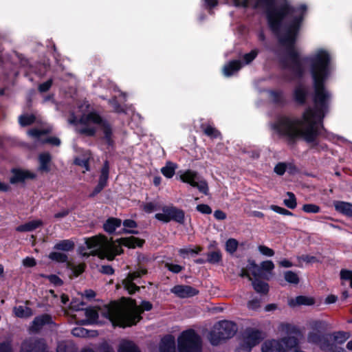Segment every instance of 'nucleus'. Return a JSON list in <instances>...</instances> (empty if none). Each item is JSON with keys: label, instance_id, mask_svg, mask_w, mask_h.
Here are the masks:
<instances>
[{"label": "nucleus", "instance_id": "obj_1", "mask_svg": "<svg viewBox=\"0 0 352 352\" xmlns=\"http://www.w3.org/2000/svg\"><path fill=\"white\" fill-rule=\"evenodd\" d=\"M298 53L292 51V69L300 74L303 65L310 63L314 79L315 96L313 109L309 108L302 114V120L282 118L272 126L276 135L289 140L302 138L308 142L312 141L318 130L324 116L328 113L331 100V93L324 88V82L331 72V54L325 49L318 48L306 60H300Z\"/></svg>", "mask_w": 352, "mask_h": 352}, {"label": "nucleus", "instance_id": "obj_2", "mask_svg": "<svg viewBox=\"0 0 352 352\" xmlns=\"http://www.w3.org/2000/svg\"><path fill=\"white\" fill-rule=\"evenodd\" d=\"M236 6L265 7L270 25L276 28L278 23L287 16L289 25L283 38V43L291 45L295 41L301 23L307 12V6L301 4L296 8L290 7L287 0H232Z\"/></svg>", "mask_w": 352, "mask_h": 352}, {"label": "nucleus", "instance_id": "obj_3", "mask_svg": "<svg viewBox=\"0 0 352 352\" xmlns=\"http://www.w3.org/2000/svg\"><path fill=\"white\" fill-rule=\"evenodd\" d=\"M151 309L152 305L148 301H143L138 306L132 299H123L118 305L104 307L102 313L113 326L126 327L137 324L142 318L141 314Z\"/></svg>", "mask_w": 352, "mask_h": 352}, {"label": "nucleus", "instance_id": "obj_4", "mask_svg": "<svg viewBox=\"0 0 352 352\" xmlns=\"http://www.w3.org/2000/svg\"><path fill=\"white\" fill-rule=\"evenodd\" d=\"M144 240L134 236L121 238L116 241H109L102 235H98L86 240V245L93 254H97L100 257L107 258L109 260L113 259L114 256L122 252V245L129 248L140 247L143 245Z\"/></svg>", "mask_w": 352, "mask_h": 352}, {"label": "nucleus", "instance_id": "obj_5", "mask_svg": "<svg viewBox=\"0 0 352 352\" xmlns=\"http://www.w3.org/2000/svg\"><path fill=\"white\" fill-rule=\"evenodd\" d=\"M69 122L70 124L78 123V130L80 133L92 135L94 134L96 129H101L107 139L110 138L111 128L109 124L102 122L100 116L94 113L84 115L79 121H77L76 118L73 117L69 120Z\"/></svg>", "mask_w": 352, "mask_h": 352}, {"label": "nucleus", "instance_id": "obj_6", "mask_svg": "<svg viewBox=\"0 0 352 352\" xmlns=\"http://www.w3.org/2000/svg\"><path fill=\"white\" fill-rule=\"evenodd\" d=\"M236 330V325L233 322L221 321L214 327L210 336V342L214 345L217 344L221 340L232 336Z\"/></svg>", "mask_w": 352, "mask_h": 352}, {"label": "nucleus", "instance_id": "obj_7", "mask_svg": "<svg viewBox=\"0 0 352 352\" xmlns=\"http://www.w3.org/2000/svg\"><path fill=\"white\" fill-rule=\"evenodd\" d=\"M181 352H198L200 349V338L192 330L182 333L178 339Z\"/></svg>", "mask_w": 352, "mask_h": 352}, {"label": "nucleus", "instance_id": "obj_8", "mask_svg": "<svg viewBox=\"0 0 352 352\" xmlns=\"http://www.w3.org/2000/svg\"><path fill=\"white\" fill-rule=\"evenodd\" d=\"M297 345V340L294 338H289L281 341L267 340L262 345L263 352H285L286 349L293 348Z\"/></svg>", "mask_w": 352, "mask_h": 352}, {"label": "nucleus", "instance_id": "obj_9", "mask_svg": "<svg viewBox=\"0 0 352 352\" xmlns=\"http://www.w3.org/2000/svg\"><path fill=\"white\" fill-rule=\"evenodd\" d=\"M179 178L183 182L189 184L191 186L197 188L200 192L206 195L208 193V187L206 182L204 179H200L196 172L190 170L181 172Z\"/></svg>", "mask_w": 352, "mask_h": 352}, {"label": "nucleus", "instance_id": "obj_10", "mask_svg": "<svg viewBox=\"0 0 352 352\" xmlns=\"http://www.w3.org/2000/svg\"><path fill=\"white\" fill-rule=\"evenodd\" d=\"M36 173L34 171L28 169L13 168L11 170L10 182L11 184H15L24 182L26 180L34 179L36 178Z\"/></svg>", "mask_w": 352, "mask_h": 352}, {"label": "nucleus", "instance_id": "obj_11", "mask_svg": "<svg viewBox=\"0 0 352 352\" xmlns=\"http://www.w3.org/2000/svg\"><path fill=\"white\" fill-rule=\"evenodd\" d=\"M261 339V332L254 329H248L242 335L241 343L252 349L258 344Z\"/></svg>", "mask_w": 352, "mask_h": 352}, {"label": "nucleus", "instance_id": "obj_12", "mask_svg": "<svg viewBox=\"0 0 352 352\" xmlns=\"http://www.w3.org/2000/svg\"><path fill=\"white\" fill-rule=\"evenodd\" d=\"M38 171L41 174L49 173L54 168L52 156L48 153H43L39 154L38 157Z\"/></svg>", "mask_w": 352, "mask_h": 352}, {"label": "nucleus", "instance_id": "obj_13", "mask_svg": "<svg viewBox=\"0 0 352 352\" xmlns=\"http://www.w3.org/2000/svg\"><path fill=\"white\" fill-rule=\"evenodd\" d=\"M113 305H118V303L113 302V303H111V304H110L109 305H105L103 307L100 308L98 311L96 310L94 308L86 309L85 311V316L87 317V322L88 323H100V322H102V320H98L99 316L100 315V316H103L104 318H105L107 320H108L109 321H110L111 322V321L108 318V317H107V316H105L102 313V311H103V309H104V307H111Z\"/></svg>", "mask_w": 352, "mask_h": 352}, {"label": "nucleus", "instance_id": "obj_14", "mask_svg": "<svg viewBox=\"0 0 352 352\" xmlns=\"http://www.w3.org/2000/svg\"><path fill=\"white\" fill-rule=\"evenodd\" d=\"M146 273V270H141L140 271L129 274L128 276L124 280H123V285L129 294L135 293V291H137L139 288L135 285V284L133 283V280L138 278H140L141 276L145 274Z\"/></svg>", "mask_w": 352, "mask_h": 352}, {"label": "nucleus", "instance_id": "obj_15", "mask_svg": "<svg viewBox=\"0 0 352 352\" xmlns=\"http://www.w3.org/2000/svg\"><path fill=\"white\" fill-rule=\"evenodd\" d=\"M50 130H38V129H33L28 131V135L32 138L33 139H38V140H41V142H45L50 143L52 145L58 146L60 144V141L58 138L52 137V138H48L47 139H44L43 136L45 133H48Z\"/></svg>", "mask_w": 352, "mask_h": 352}, {"label": "nucleus", "instance_id": "obj_16", "mask_svg": "<svg viewBox=\"0 0 352 352\" xmlns=\"http://www.w3.org/2000/svg\"><path fill=\"white\" fill-rule=\"evenodd\" d=\"M310 331L309 334V340L311 342H315L316 338H313L311 334H318L324 331L327 328V324L322 320H313L308 324Z\"/></svg>", "mask_w": 352, "mask_h": 352}, {"label": "nucleus", "instance_id": "obj_17", "mask_svg": "<svg viewBox=\"0 0 352 352\" xmlns=\"http://www.w3.org/2000/svg\"><path fill=\"white\" fill-rule=\"evenodd\" d=\"M171 292L181 298H188L197 294L196 289L190 286L177 285L171 289Z\"/></svg>", "mask_w": 352, "mask_h": 352}, {"label": "nucleus", "instance_id": "obj_18", "mask_svg": "<svg viewBox=\"0 0 352 352\" xmlns=\"http://www.w3.org/2000/svg\"><path fill=\"white\" fill-rule=\"evenodd\" d=\"M42 226L43 221L41 219H34L19 226L16 230L21 232H32Z\"/></svg>", "mask_w": 352, "mask_h": 352}, {"label": "nucleus", "instance_id": "obj_19", "mask_svg": "<svg viewBox=\"0 0 352 352\" xmlns=\"http://www.w3.org/2000/svg\"><path fill=\"white\" fill-rule=\"evenodd\" d=\"M315 302L313 298L305 296H299L289 300L288 303L291 307L299 305H312Z\"/></svg>", "mask_w": 352, "mask_h": 352}, {"label": "nucleus", "instance_id": "obj_20", "mask_svg": "<svg viewBox=\"0 0 352 352\" xmlns=\"http://www.w3.org/2000/svg\"><path fill=\"white\" fill-rule=\"evenodd\" d=\"M242 65L239 60H233L224 65L223 73L225 76L229 77L238 72Z\"/></svg>", "mask_w": 352, "mask_h": 352}, {"label": "nucleus", "instance_id": "obj_21", "mask_svg": "<svg viewBox=\"0 0 352 352\" xmlns=\"http://www.w3.org/2000/svg\"><path fill=\"white\" fill-rule=\"evenodd\" d=\"M335 208L339 212L344 215L352 217V204L344 201H336L334 203Z\"/></svg>", "mask_w": 352, "mask_h": 352}, {"label": "nucleus", "instance_id": "obj_22", "mask_svg": "<svg viewBox=\"0 0 352 352\" xmlns=\"http://www.w3.org/2000/svg\"><path fill=\"white\" fill-rule=\"evenodd\" d=\"M91 159V154L89 151H85L75 159V164L85 168L83 172L89 170V162Z\"/></svg>", "mask_w": 352, "mask_h": 352}, {"label": "nucleus", "instance_id": "obj_23", "mask_svg": "<svg viewBox=\"0 0 352 352\" xmlns=\"http://www.w3.org/2000/svg\"><path fill=\"white\" fill-rule=\"evenodd\" d=\"M109 177V167L105 165L101 170L98 184L95 189V193L99 192L107 184Z\"/></svg>", "mask_w": 352, "mask_h": 352}, {"label": "nucleus", "instance_id": "obj_24", "mask_svg": "<svg viewBox=\"0 0 352 352\" xmlns=\"http://www.w3.org/2000/svg\"><path fill=\"white\" fill-rule=\"evenodd\" d=\"M120 226L121 220L116 218H110L104 223L103 228L107 232L112 233Z\"/></svg>", "mask_w": 352, "mask_h": 352}, {"label": "nucleus", "instance_id": "obj_25", "mask_svg": "<svg viewBox=\"0 0 352 352\" xmlns=\"http://www.w3.org/2000/svg\"><path fill=\"white\" fill-rule=\"evenodd\" d=\"M177 166L176 164L168 162L161 169L162 173L167 178H171L175 175Z\"/></svg>", "mask_w": 352, "mask_h": 352}, {"label": "nucleus", "instance_id": "obj_26", "mask_svg": "<svg viewBox=\"0 0 352 352\" xmlns=\"http://www.w3.org/2000/svg\"><path fill=\"white\" fill-rule=\"evenodd\" d=\"M14 312L17 317L20 318H26L32 315L31 309L23 305L14 307Z\"/></svg>", "mask_w": 352, "mask_h": 352}, {"label": "nucleus", "instance_id": "obj_27", "mask_svg": "<svg viewBox=\"0 0 352 352\" xmlns=\"http://www.w3.org/2000/svg\"><path fill=\"white\" fill-rule=\"evenodd\" d=\"M118 352H139L135 344L130 341H122Z\"/></svg>", "mask_w": 352, "mask_h": 352}, {"label": "nucleus", "instance_id": "obj_28", "mask_svg": "<svg viewBox=\"0 0 352 352\" xmlns=\"http://www.w3.org/2000/svg\"><path fill=\"white\" fill-rule=\"evenodd\" d=\"M257 270L258 266L254 263H250L246 270H243L241 274V276H247L250 278V274H252L254 276H257Z\"/></svg>", "mask_w": 352, "mask_h": 352}, {"label": "nucleus", "instance_id": "obj_29", "mask_svg": "<svg viewBox=\"0 0 352 352\" xmlns=\"http://www.w3.org/2000/svg\"><path fill=\"white\" fill-rule=\"evenodd\" d=\"M74 242L71 240H63L57 243L54 248L63 251H69L74 248Z\"/></svg>", "mask_w": 352, "mask_h": 352}, {"label": "nucleus", "instance_id": "obj_30", "mask_svg": "<svg viewBox=\"0 0 352 352\" xmlns=\"http://www.w3.org/2000/svg\"><path fill=\"white\" fill-rule=\"evenodd\" d=\"M307 89L303 86H299L294 91V97L296 101L302 103L307 96Z\"/></svg>", "mask_w": 352, "mask_h": 352}, {"label": "nucleus", "instance_id": "obj_31", "mask_svg": "<svg viewBox=\"0 0 352 352\" xmlns=\"http://www.w3.org/2000/svg\"><path fill=\"white\" fill-rule=\"evenodd\" d=\"M171 220H175L178 223H182L184 221V213L182 210L175 208H170Z\"/></svg>", "mask_w": 352, "mask_h": 352}, {"label": "nucleus", "instance_id": "obj_32", "mask_svg": "<svg viewBox=\"0 0 352 352\" xmlns=\"http://www.w3.org/2000/svg\"><path fill=\"white\" fill-rule=\"evenodd\" d=\"M155 217L159 221H163L164 223L170 221L171 220L170 208H164L163 210V212L157 213Z\"/></svg>", "mask_w": 352, "mask_h": 352}, {"label": "nucleus", "instance_id": "obj_33", "mask_svg": "<svg viewBox=\"0 0 352 352\" xmlns=\"http://www.w3.org/2000/svg\"><path fill=\"white\" fill-rule=\"evenodd\" d=\"M35 120V117L33 115L23 114L19 116V122L21 126H27L32 124Z\"/></svg>", "mask_w": 352, "mask_h": 352}, {"label": "nucleus", "instance_id": "obj_34", "mask_svg": "<svg viewBox=\"0 0 352 352\" xmlns=\"http://www.w3.org/2000/svg\"><path fill=\"white\" fill-rule=\"evenodd\" d=\"M253 287L257 292L263 294L267 293L269 289L267 283L261 280H255L253 282Z\"/></svg>", "mask_w": 352, "mask_h": 352}, {"label": "nucleus", "instance_id": "obj_35", "mask_svg": "<svg viewBox=\"0 0 352 352\" xmlns=\"http://www.w3.org/2000/svg\"><path fill=\"white\" fill-rule=\"evenodd\" d=\"M239 242L234 239H229L226 242V250L228 252L233 254L237 250Z\"/></svg>", "mask_w": 352, "mask_h": 352}, {"label": "nucleus", "instance_id": "obj_36", "mask_svg": "<svg viewBox=\"0 0 352 352\" xmlns=\"http://www.w3.org/2000/svg\"><path fill=\"white\" fill-rule=\"evenodd\" d=\"M49 258L56 262L64 263L67 261V256L64 253L53 252L49 254Z\"/></svg>", "mask_w": 352, "mask_h": 352}, {"label": "nucleus", "instance_id": "obj_37", "mask_svg": "<svg viewBox=\"0 0 352 352\" xmlns=\"http://www.w3.org/2000/svg\"><path fill=\"white\" fill-rule=\"evenodd\" d=\"M48 320H49V317L47 316H42L36 318L33 321L32 329L34 330L38 329V328L41 325L47 322Z\"/></svg>", "mask_w": 352, "mask_h": 352}, {"label": "nucleus", "instance_id": "obj_38", "mask_svg": "<svg viewBox=\"0 0 352 352\" xmlns=\"http://www.w3.org/2000/svg\"><path fill=\"white\" fill-rule=\"evenodd\" d=\"M204 133L212 138L220 137V133L213 126L207 125L204 129Z\"/></svg>", "mask_w": 352, "mask_h": 352}, {"label": "nucleus", "instance_id": "obj_39", "mask_svg": "<svg viewBox=\"0 0 352 352\" xmlns=\"http://www.w3.org/2000/svg\"><path fill=\"white\" fill-rule=\"evenodd\" d=\"M287 197L288 198L284 200L285 205L289 208L293 209L296 208V201L294 195L292 192H287Z\"/></svg>", "mask_w": 352, "mask_h": 352}, {"label": "nucleus", "instance_id": "obj_40", "mask_svg": "<svg viewBox=\"0 0 352 352\" xmlns=\"http://www.w3.org/2000/svg\"><path fill=\"white\" fill-rule=\"evenodd\" d=\"M221 259V254L220 252H212L208 254V261L211 263H217Z\"/></svg>", "mask_w": 352, "mask_h": 352}, {"label": "nucleus", "instance_id": "obj_41", "mask_svg": "<svg viewBox=\"0 0 352 352\" xmlns=\"http://www.w3.org/2000/svg\"><path fill=\"white\" fill-rule=\"evenodd\" d=\"M258 252L263 256L271 257L274 255V251L265 245H258Z\"/></svg>", "mask_w": 352, "mask_h": 352}, {"label": "nucleus", "instance_id": "obj_42", "mask_svg": "<svg viewBox=\"0 0 352 352\" xmlns=\"http://www.w3.org/2000/svg\"><path fill=\"white\" fill-rule=\"evenodd\" d=\"M285 278L287 282L294 284L298 283L299 280L297 274L290 271L285 272Z\"/></svg>", "mask_w": 352, "mask_h": 352}, {"label": "nucleus", "instance_id": "obj_43", "mask_svg": "<svg viewBox=\"0 0 352 352\" xmlns=\"http://www.w3.org/2000/svg\"><path fill=\"white\" fill-rule=\"evenodd\" d=\"M340 276L342 280L349 281L352 288V271L344 270L340 272Z\"/></svg>", "mask_w": 352, "mask_h": 352}, {"label": "nucleus", "instance_id": "obj_44", "mask_svg": "<svg viewBox=\"0 0 352 352\" xmlns=\"http://www.w3.org/2000/svg\"><path fill=\"white\" fill-rule=\"evenodd\" d=\"M70 268H71L73 274L76 276H78V275H80V274H82L84 272L85 264H83V263H80L78 265L72 264V265H70Z\"/></svg>", "mask_w": 352, "mask_h": 352}, {"label": "nucleus", "instance_id": "obj_45", "mask_svg": "<svg viewBox=\"0 0 352 352\" xmlns=\"http://www.w3.org/2000/svg\"><path fill=\"white\" fill-rule=\"evenodd\" d=\"M302 210L307 213H318L320 211V208L317 205L309 204L304 205Z\"/></svg>", "mask_w": 352, "mask_h": 352}, {"label": "nucleus", "instance_id": "obj_46", "mask_svg": "<svg viewBox=\"0 0 352 352\" xmlns=\"http://www.w3.org/2000/svg\"><path fill=\"white\" fill-rule=\"evenodd\" d=\"M123 226L126 232L133 233L132 229L136 227V223L133 220L127 219L124 221Z\"/></svg>", "mask_w": 352, "mask_h": 352}, {"label": "nucleus", "instance_id": "obj_47", "mask_svg": "<svg viewBox=\"0 0 352 352\" xmlns=\"http://www.w3.org/2000/svg\"><path fill=\"white\" fill-rule=\"evenodd\" d=\"M349 338V335L345 332H339L334 336L336 343L342 344Z\"/></svg>", "mask_w": 352, "mask_h": 352}, {"label": "nucleus", "instance_id": "obj_48", "mask_svg": "<svg viewBox=\"0 0 352 352\" xmlns=\"http://www.w3.org/2000/svg\"><path fill=\"white\" fill-rule=\"evenodd\" d=\"M299 260L300 262H304L306 263H314L318 261V259L315 256L312 255H302Z\"/></svg>", "mask_w": 352, "mask_h": 352}, {"label": "nucleus", "instance_id": "obj_49", "mask_svg": "<svg viewBox=\"0 0 352 352\" xmlns=\"http://www.w3.org/2000/svg\"><path fill=\"white\" fill-rule=\"evenodd\" d=\"M270 209L278 214H281L283 215L291 216L292 214V213L289 210L277 206L272 205L270 206Z\"/></svg>", "mask_w": 352, "mask_h": 352}, {"label": "nucleus", "instance_id": "obj_50", "mask_svg": "<svg viewBox=\"0 0 352 352\" xmlns=\"http://www.w3.org/2000/svg\"><path fill=\"white\" fill-rule=\"evenodd\" d=\"M157 207V203L151 201L144 204L143 210L147 213H151L153 212L155 210H156Z\"/></svg>", "mask_w": 352, "mask_h": 352}, {"label": "nucleus", "instance_id": "obj_51", "mask_svg": "<svg viewBox=\"0 0 352 352\" xmlns=\"http://www.w3.org/2000/svg\"><path fill=\"white\" fill-rule=\"evenodd\" d=\"M261 268L264 271L270 272L274 268V265L271 261H265L261 263Z\"/></svg>", "mask_w": 352, "mask_h": 352}, {"label": "nucleus", "instance_id": "obj_52", "mask_svg": "<svg viewBox=\"0 0 352 352\" xmlns=\"http://www.w3.org/2000/svg\"><path fill=\"white\" fill-rule=\"evenodd\" d=\"M287 165L285 163H278L274 167V172L279 175H282L286 170Z\"/></svg>", "mask_w": 352, "mask_h": 352}, {"label": "nucleus", "instance_id": "obj_53", "mask_svg": "<svg viewBox=\"0 0 352 352\" xmlns=\"http://www.w3.org/2000/svg\"><path fill=\"white\" fill-rule=\"evenodd\" d=\"M45 278H47L49 281L54 285H60L63 283L60 278L56 275L46 276Z\"/></svg>", "mask_w": 352, "mask_h": 352}, {"label": "nucleus", "instance_id": "obj_54", "mask_svg": "<svg viewBox=\"0 0 352 352\" xmlns=\"http://www.w3.org/2000/svg\"><path fill=\"white\" fill-rule=\"evenodd\" d=\"M257 51L256 50H252V52H250V53L248 54H246L245 56H244V60L245 61V63L246 64H248L250 63L252 60H253L255 57L257 55Z\"/></svg>", "mask_w": 352, "mask_h": 352}, {"label": "nucleus", "instance_id": "obj_55", "mask_svg": "<svg viewBox=\"0 0 352 352\" xmlns=\"http://www.w3.org/2000/svg\"><path fill=\"white\" fill-rule=\"evenodd\" d=\"M197 210L203 214H210L212 212L211 208L206 204H200L197 206Z\"/></svg>", "mask_w": 352, "mask_h": 352}, {"label": "nucleus", "instance_id": "obj_56", "mask_svg": "<svg viewBox=\"0 0 352 352\" xmlns=\"http://www.w3.org/2000/svg\"><path fill=\"white\" fill-rule=\"evenodd\" d=\"M36 263L35 259L32 257H27L23 260V265L27 267H34Z\"/></svg>", "mask_w": 352, "mask_h": 352}, {"label": "nucleus", "instance_id": "obj_57", "mask_svg": "<svg viewBox=\"0 0 352 352\" xmlns=\"http://www.w3.org/2000/svg\"><path fill=\"white\" fill-rule=\"evenodd\" d=\"M260 306V302L258 299H252L248 303V307L250 309L255 310Z\"/></svg>", "mask_w": 352, "mask_h": 352}, {"label": "nucleus", "instance_id": "obj_58", "mask_svg": "<svg viewBox=\"0 0 352 352\" xmlns=\"http://www.w3.org/2000/svg\"><path fill=\"white\" fill-rule=\"evenodd\" d=\"M166 266L167 268L175 273H178L182 270V267L179 265H175V264H166Z\"/></svg>", "mask_w": 352, "mask_h": 352}, {"label": "nucleus", "instance_id": "obj_59", "mask_svg": "<svg viewBox=\"0 0 352 352\" xmlns=\"http://www.w3.org/2000/svg\"><path fill=\"white\" fill-rule=\"evenodd\" d=\"M72 333L76 336H83L85 334V329L82 327H76L73 329Z\"/></svg>", "mask_w": 352, "mask_h": 352}, {"label": "nucleus", "instance_id": "obj_60", "mask_svg": "<svg viewBox=\"0 0 352 352\" xmlns=\"http://www.w3.org/2000/svg\"><path fill=\"white\" fill-rule=\"evenodd\" d=\"M51 85H52V81L47 80L39 86V90L41 91H46L50 89Z\"/></svg>", "mask_w": 352, "mask_h": 352}, {"label": "nucleus", "instance_id": "obj_61", "mask_svg": "<svg viewBox=\"0 0 352 352\" xmlns=\"http://www.w3.org/2000/svg\"><path fill=\"white\" fill-rule=\"evenodd\" d=\"M100 272L105 274H112L113 273V270L109 265H103L101 267Z\"/></svg>", "mask_w": 352, "mask_h": 352}, {"label": "nucleus", "instance_id": "obj_62", "mask_svg": "<svg viewBox=\"0 0 352 352\" xmlns=\"http://www.w3.org/2000/svg\"><path fill=\"white\" fill-rule=\"evenodd\" d=\"M165 340L167 341L168 351L170 352V351H174V349H175L174 339L173 338H166Z\"/></svg>", "mask_w": 352, "mask_h": 352}, {"label": "nucleus", "instance_id": "obj_63", "mask_svg": "<svg viewBox=\"0 0 352 352\" xmlns=\"http://www.w3.org/2000/svg\"><path fill=\"white\" fill-rule=\"evenodd\" d=\"M214 216L217 219L219 220H223L226 217V214L221 210H216L214 212Z\"/></svg>", "mask_w": 352, "mask_h": 352}, {"label": "nucleus", "instance_id": "obj_64", "mask_svg": "<svg viewBox=\"0 0 352 352\" xmlns=\"http://www.w3.org/2000/svg\"><path fill=\"white\" fill-rule=\"evenodd\" d=\"M250 348L241 343L240 346L237 348L236 352H250Z\"/></svg>", "mask_w": 352, "mask_h": 352}]
</instances>
